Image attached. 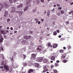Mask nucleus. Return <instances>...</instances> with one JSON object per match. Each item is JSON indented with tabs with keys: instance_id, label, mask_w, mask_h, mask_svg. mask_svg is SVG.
<instances>
[{
	"instance_id": "1",
	"label": "nucleus",
	"mask_w": 73,
	"mask_h": 73,
	"mask_svg": "<svg viewBox=\"0 0 73 73\" xmlns=\"http://www.w3.org/2000/svg\"><path fill=\"white\" fill-rule=\"evenodd\" d=\"M1 6L2 7L3 6H4L5 8H9V5H8V4H7L6 2H5L3 3V5H1Z\"/></svg>"
},
{
	"instance_id": "2",
	"label": "nucleus",
	"mask_w": 73,
	"mask_h": 73,
	"mask_svg": "<svg viewBox=\"0 0 73 73\" xmlns=\"http://www.w3.org/2000/svg\"><path fill=\"white\" fill-rule=\"evenodd\" d=\"M5 70H6L7 72L9 70V67L7 65L4 64L3 65Z\"/></svg>"
},
{
	"instance_id": "3",
	"label": "nucleus",
	"mask_w": 73,
	"mask_h": 73,
	"mask_svg": "<svg viewBox=\"0 0 73 73\" xmlns=\"http://www.w3.org/2000/svg\"><path fill=\"white\" fill-rule=\"evenodd\" d=\"M43 60V57H39L37 58V61L38 62H42Z\"/></svg>"
},
{
	"instance_id": "4",
	"label": "nucleus",
	"mask_w": 73,
	"mask_h": 73,
	"mask_svg": "<svg viewBox=\"0 0 73 73\" xmlns=\"http://www.w3.org/2000/svg\"><path fill=\"white\" fill-rule=\"evenodd\" d=\"M11 13H14L15 12H17V11H15V8L14 7H11Z\"/></svg>"
},
{
	"instance_id": "5",
	"label": "nucleus",
	"mask_w": 73,
	"mask_h": 73,
	"mask_svg": "<svg viewBox=\"0 0 73 73\" xmlns=\"http://www.w3.org/2000/svg\"><path fill=\"white\" fill-rule=\"evenodd\" d=\"M32 58L34 60H36V55L34 54H33L31 55Z\"/></svg>"
},
{
	"instance_id": "6",
	"label": "nucleus",
	"mask_w": 73,
	"mask_h": 73,
	"mask_svg": "<svg viewBox=\"0 0 73 73\" xmlns=\"http://www.w3.org/2000/svg\"><path fill=\"white\" fill-rule=\"evenodd\" d=\"M24 37L25 39H26V40H28V39H30V38H31V36H25Z\"/></svg>"
},
{
	"instance_id": "7",
	"label": "nucleus",
	"mask_w": 73,
	"mask_h": 73,
	"mask_svg": "<svg viewBox=\"0 0 73 73\" xmlns=\"http://www.w3.org/2000/svg\"><path fill=\"white\" fill-rule=\"evenodd\" d=\"M18 13H19V16H21L23 15V11H18Z\"/></svg>"
},
{
	"instance_id": "8",
	"label": "nucleus",
	"mask_w": 73,
	"mask_h": 73,
	"mask_svg": "<svg viewBox=\"0 0 73 73\" xmlns=\"http://www.w3.org/2000/svg\"><path fill=\"white\" fill-rule=\"evenodd\" d=\"M1 32L2 33V34H3V35H5V34H7V32H6L4 30H1Z\"/></svg>"
},
{
	"instance_id": "9",
	"label": "nucleus",
	"mask_w": 73,
	"mask_h": 73,
	"mask_svg": "<svg viewBox=\"0 0 73 73\" xmlns=\"http://www.w3.org/2000/svg\"><path fill=\"white\" fill-rule=\"evenodd\" d=\"M23 5L22 4H20L18 6L17 8H21L23 7Z\"/></svg>"
},
{
	"instance_id": "10",
	"label": "nucleus",
	"mask_w": 73,
	"mask_h": 73,
	"mask_svg": "<svg viewBox=\"0 0 73 73\" xmlns=\"http://www.w3.org/2000/svg\"><path fill=\"white\" fill-rule=\"evenodd\" d=\"M26 42H27V41L25 40H23L22 41V44H23V45L24 44H25V43H26Z\"/></svg>"
},
{
	"instance_id": "11",
	"label": "nucleus",
	"mask_w": 73,
	"mask_h": 73,
	"mask_svg": "<svg viewBox=\"0 0 73 73\" xmlns=\"http://www.w3.org/2000/svg\"><path fill=\"white\" fill-rule=\"evenodd\" d=\"M8 11H5V17L7 16L8 15Z\"/></svg>"
},
{
	"instance_id": "12",
	"label": "nucleus",
	"mask_w": 73,
	"mask_h": 73,
	"mask_svg": "<svg viewBox=\"0 0 73 73\" xmlns=\"http://www.w3.org/2000/svg\"><path fill=\"white\" fill-rule=\"evenodd\" d=\"M57 44H53V47L54 48H56L57 47Z\"/></svg>"
},
{
	"instance_id": "13",
	"label": "nucleus",
	"mask_w": 73,
	"mask_h": 73,
	"mask_svg": "<svg viewBox=\"0 0 73 73\" xmlns=\"http://www.w3.org/2000/svg\"><path fill=\"white\" fill-rule=\"evenodd\" d=\"M28 72L29 73L33 72V69H30L29 70Z\"/></svg>"
},
{
	"instance_id": "14",
	"label": "nucleus",
	"mask_w": 73,
	"mask_h": 73,
	"mask_svg": "<svg viewBox=\"0 0 73 73\" xmlns=\"http://www.w3.org/2000/svg\"><path fill=\"white\" fill-rule=\"evenodd\" d=\"M36 50H39L40 52H41V51H42V50L41 49V48H39L38 47H37V48H36Z\"/></svg>"
},
{
	"instance_id": "15",
	"label": "nucleus",
	"mask_w": 73,
	"mask_h": 73,
	"mask_svg": "<svg viewBox=\"0 0 73 73\" xmlns=\"http://www.w3.org/2000/svg\"><path fill=\"white\" fill-rule=\"evenodd\" d=\"M4 40V39L3 37H2V36H1V38L0 39V43H1L3 41V40Z\"/></svg>"
},
{
	"instance_id": "16",
	"label": "nucleus",
	"mask_w": 73,
	"mask_h": 73,
	"mask_svg": "<svg viewBox=\"0 0 73 73\" xmlns=\"http://www.w3.org/2000/svg\"><path fill=\"white\" fill-rule=\"evenodd\" d=\"M21 57H22L23 58H25L26 57V55H24V54H22L21 55Z\"/></svg>"
},
{
	"instance_id": "17",
	"label": "nucleus",
	"mask_w": 73,
	"mask_h": 73,
	"mask_svg": "<svg viewBox=\"0 0 73 73\" xmlns=\"http://www.w3.org/2000/svg\"><path fill=\"white\" fill-rule=\"evenodd\" d=\"M51 60H52L54 61V60H55V57L54 56H52L51 57Z\"/></svg>"
},
{
	"instance_id": "18",
	"label": "nucleus",
	"mask_w": 73,
	"mask_h": 73,
	"mask_svg": "<svg viewBox=\"0 0 73 73\" xmlns=\"http://www.w3.org/2000/svg\"><path fill=\"white\" fill-rule=\"evenodd\" d=\"M43 69L45 70H48V69H47V67L45 65H44L43 66Z\"/></svg>"
},
{
	"instance_id": "19",
	"label": "nucleus",
	"mask_w": 73,
	"mask_h": 73,
	"mask_svg": "<svg viewBox=\"0 0 73 73\" xmlns=\"http://www.w3.org/2000/svg\"><path fill=\"white\" fill-rule=\"evenodd\" d=\"M47 61H48V60H47V59L44 58L43 60V62H44V63H46V62H47Z\"/></svg>"
},
{
	"instance_id": "20",
	"label": "nucleus",
	"mask_w": 73,
	"mask_h": 73,
	"mask_svg": "<svg viewBox=\"0 0 73 73\" xmlns=\"http://www.w3.org/2000/svg\"><path fill=\"white\" fill-rule=\"evenodd\" d=\"M47 45L49 47H50V46L52 47V46L51 45V44L50 43H47Z\"/></svg>"
},
{
	"instance_id": "21",
	"label": "nucleus",
	"mask_w": 73,
	"mask_h": 73,
	"mask_svg": "<svg viewBox=\"0 0 73 73\" xmlns=\"http://www.w3.org/2000/svg\"><path fill=\"white\" fill-rule=\"evenodd\" d=\"M35 20L36 21V24L37 23V22L38 21V20L37 19L35 18Z\"/></svg>"
},
{
	"instance_id": "22",
	"label": "nucleus",
	"mask_w": 73,
	"mask_h": 73,
	"mask_svg": "<svg viewBox=\"0 0 73 73\" xmlns=\"http://www.w3.org/2000/svg\"><path fill=\"white\" fill-rule=\"evenodd\" d=\"M28 10V7H25L24 9V11L25 12V11H27V10Z\"/></svg>"
},
{
	"instance_id": "23",
	"label": "nucleus",
	"mask_w": 73,
	"mask_h": 73,
	"mask_svg": "<svg viewBox=\"0 0 73 73\" xmlns=\"http://www.w3.org/2000/svg\"><path fill=\"white\" fill-rule=\"evenodd\" d=\"M49 13H50V11L49 10H48V13L47 15L48 17H49Z\"/></svg>"
},
{
	"instance_id": "24",
	"label": "nucleus",
	"mask_w": 73,
	"mask_h": 73,
	"mask_svg": "<svg viewBox=\"0 0 73 73\" xmlns=\"http://www.w3.org/2000/svg\"><path fill=\"white\" fill-rule=\"evenodd\" d=\"M31 1H32V0H26V1L27 2V3H29Z\"/></svg>"
},
{
	"instance_id": "25",
	"label": "nucleus",
	"mask_w": 73,
	"mask_h": 73,
	"mask_svg": "<svg viewBox=\"0 0 73 73\" xmlns=\"http://www.w3.org/2000/svg\"><path fill=\"white\" fill-rule=\"evenodd\" d=\"M35 66L36 67H38V66H39V64H38V63L36 64Z\"/></svg>"
},
{
	"instance_id": "26",
	"label": "nucleus",
	"mask_w": 73,
	"mask_h": 73,
	"mask_svg": "<svg viewBox=\"0 0 73 73\" xmlns=\"http://www.w3.org/2000/svg\"><path fill=\"white\" fill-rule=\"evenodd\" d=\"M54 35H57V32L56 31H54V32L53 33Z\"/></svg>"
},
{
	"instance_id": "27",
	"label": "nucleus",
	"mask_w": 73,
	"mask_h": 73,
	"mask_svg": "<svg viewBox=\"0 0 73 73\" xmlns=\"http://www.w3.org/2000/svg\"><path fill=\"white\" fill-rule=\"evenodd\" d=\"M70 18L69 19L70 20H72L73 19V17H70Z\"/></svg>"
},
{
	"instance_id": "28",
	"label": "nucleus",
	"mask_w": 73,
	"mask_h": 73,
	"mask_svg": "<svg viewBox=\"0 0 73 73\" xmlns=\"http://www.w3.org/2000/svg\"><path fill=\"white\" fill-rule=\"evenodd\" d=\"M61 14H64V11H61Z\"/></svg>"
},
{
	"instance_id": "29",
	"label": "nucleus",
	"mask_w": 73,
	"mask_h": 73,
	"mask_svg": "<svg viewBox=\"0 0 73 73\" xmlns=\"http://www.w3.org/2000/svg\"><path fill=\"white\" fill-rule=\"evenodd\" d=\"M55 66L56 67H57V66H58V64L57 63H55Z\"/></svg>"
},
{
	"instance_id": "30",
	"label": "nucleus",
	"mask_w": 73,
	"mask_h": 73,
	"mask_svg": "<svg viewBox=\"0 0 73 73\" xmlns=\"http://www.w3.org/2000/svg\"><path fill=\"white\" fill-rule=\"evenodd\" d=\"M47 71H48V70H44L43 71V72L45 73V72H47Z\"/></svg>"
},
{
	"instance_id": "31",
	"label": "nucleus",
	"mask_w": 73,
	"mask_h": 73,
	"mask_svg": "<svg viewBox=\"0 0 73 73\" xmlns=\"http://www.w3.org/2000/svg\"><path fill=\"white\" fill-rule=\"evenodd\" d=\"M63 62L64 63H65V62H67V61L66 60H64L63 61Z\"/></svg>"
},
{
	"instance_id": "32",
	"label": "nucleus",
	"mask_w": 73,
	"mask_h": 73,
	"mask_svg": "<svg viewBox=\"0 0 73 73\" xmlns=\"http://www.w3.org/2000/svg\"><path fill=\"white\" fill-rule=\"evenodd\" d=\"M9 1L10 3H13V1L12 0H9Z\"/></svg>"
},
{
	"instance_id": "33",
	"label": "nucleus",
	"mask_w": 73,
	"mask_h": 73,
	"mask_svg": "<svg viewBox=\"0 0 73 73\" xmlns=\"http://www.w3.org/2000/svg\"><path fill=\"white\" fill-rule=\"evenodd\" d=\"M54 73H58V72H57V71L56 70H54Z\"/></svg>"
},
{
	"instance_id": "34",
	"label": "nucleus",
	"mask_w": 73,
	"mask_h": 73,
	"mask_svg": "<svg viewBox=\"0 0 73 73\" xmlns=\"http://www.w3.org/2000/svg\"><path fill=\"white\" fill-rule=\"evenodd\" d=\"M19 0H13V3H15V2L18 1Z\"/></svg>"
},
{
	"instance_id": "35",
	"label": "nucleus",
	"mask_w": 73,
	"mask_h": 73,
	"mask_svg": "<svg viewBox=\"0 0 73 73\" xmlns=\"http://www.w3.org/2000/svg\"><path fill=\"white\" fill-rule=\"evenodd\" d=\"M15 11H17V12H16V13H18V12H19V11H18V9H15Z\"/></svg>"
},
{
	"instance_id": "36",
	"label": "nucleus",
	"mask_w": 73,
	"mask_h": 73,
	"mask_svg": "<svg viewBox=\"0 0 73 73\" xmlns=\"http://www.w3.org/2000/svg\"><path fill=\"white\" fill-rule=\"evenodd\" d=\"M58 9H60V10H61V9H62V8L61 7H58Z\"/></svg>"
},
{
	"instance_id": "37",
	"label": "nucleus",
	"mask_w": 73,
	"mask_h": 73,
	"mask_svg": "<svg viewBox=\"0 0 73 73\" xmlns=\"http://www.w3.org/2000/svg\"><path fill=\"white\" fill-rule=\"evenodd\" d=\"M57 15L58 16H60V13L59 12V13H57Z\"/></svg>"
},
{
	"instance_id": "38",
	"label": "nucleus",
	"mask_w": 73,
	"mask_h": 73,
	"mask_svg": "<svg viewBox=\"0 0 73 73\" xmlns=\"http://www.w3.org/2000/svg\"><path fill=\"white\" fill-rule=\"evenodd\" d=\"M68 48L69 49H70V48H71V46H69L68 47Z\"/></svg>"
},
{
	"instance_id": "39",
	"label": "nucleus",
	"mask_w": 73,
	"mask_h": 73,
	"mask_svg": "<svg viewBox=\"0 0 73 73\" xmlns=\"http://www.w3.org/2000/svg\"><path fill=\"white\" fill-rule=\"evenodd\" d=\"M24 66H27V63H25L24 64Z\"/></svg>"
},
{
	"instance_id": "40",
	"label": "nucleus",
	"mask_w": 73,
	"mask_h": 73,
	"mask_svg": "<svg viewBox=\"0 0 73 73\" xmlns=\"http://www.w3.org/2000/svg\"><path fill=\"white\" fill-rule=\"evenodd\" d=\"M53 67H54V66H53V65H51V68L52 69V68H53Z\"/></svg>"
},
{
	"instance_id": "41",
	"label": "nucleus",
	"mask_w": 73,
	"mask_h": 73,
	"mask_svg": "<svg viewBox=\"0 0 73 73\" xmlns=\"http://www.w3.org/2000/svg\"><path fill=\"white\" fill-rule=\"evenodd\" d=\"M3 68H4V67L3 66H1L0 67V69H3Z\"/></svg>"
},
{
	"instance_id": "42",
	"label": "nucleus",
	"mask_w": 73,
	"mask_h": 73,
	"mask_svg": "<svg viewBox=\"0 0 73 73\" xmlns=\"http://www.w3.org/2000/svg\"><path fill=\"white\" fill-rule=\"evenodd\" d=\"M36 11V9H34L33 11V12H35Z\"/></svg>"
},
{
	"instance_id": "43",
	"label": "nucleus",
	"mask_w": 73,
	"mask_h": 73,
	"mask_svg": "<svg viewBox=\"0 0 73 73\" xmlns=\"http://www.w3.org/2000/svg\"><path fill=\"white\" fill-rule=\"evenodd\" d=\"M57 5L58 7H60V5L59 4H57Z\"/></svg>"
},
{
	"instance_id": "44",
	"label": "nucleus",
	"mask_w": 73,
	"mask_h": 73,
	"mask_svg": "<svg viewBox=\"0 0 73 73\" xmlns=\"http://www.w3.org/2000/svg\"><path fill=\"white\" fill-rule=\"evenodd\" d=\"M60 53H62V52H63V50H60Z\"/></svg>"
},
{
	"instance_id": "45",
	"label": "nucleus",
	"mask_w": 73,
	"mask_h": 73,
	"mask_svg": "<svg viewBox=\"0 0 73 73\" xmlns=\"http://www.w3.org/2000/svg\"><path fill=\"white\" fill-rule=\"evenodd\" d=\"M57 32V33H59L60 32V30H58L57 31H56Z\"/></svg>"
},
{
	"instance_id": "46",
	"label": "nucleus",
	"mask_w": 73,
	"mask_h": 73,
	"mask_svg": "<svg viewBox=\"0 0 73 73\" xmlns=\"http://www.w3.org/2000/svg\"><path fill=\"white\" fill-rule=\"evenodd\" d=\"M40 23H41V22H40V21H38V24H40Z\"/></svg>"
},
{
	"instance_id": "47",
	"label": "nucleus",
	"mask_w": 73,
	"mask_h": 73,
	"mask_svg": "<svg viewBox=\"0 0 73 73\" xmlns=\"http://www.w3.org/2000/svg\"><path fill=\"white\" fill-rule=\"evenodd\" d=\"M40 1L41 2H42V3H44V0H40Z\"/></svg>"
},
{
	"instance_id": "48",
	"label": "nucleus",
	"mask_w": 73,
	"mask_h": 73,
	"mask_svg": "<svg viewBox=\"0 0 73 73\" xmlns=\"http://www.w3.org/2000/svg\"><path fill=\"white\" fill-rule=\"evenodd\" d=\"M41 47H42V46H39V48H41Z\"/></svg>"
},
{
	"instance_id": "49",
	"label": "nucleus",
	"mask_w": 73,
	"mask_h": 73,
	"mask_svg": "<svg viewBox=\"0 0 73 73\" xmlns=\"http://www.w3.org/2000/svg\"><path fill=\"white\" fill-rule=\"evenodd\" d=\"M0 49H1V50H3V47H1L0 48Z\"/></svg>"
},
{
	"instance_id": "50",
	"label": "nucleus",
	"mask_w": 73,
	"mask_h": 73,
	"mask_svg": "<svg viewBox=\"0 0 73 73\" xmlns=\"http://www.w3.org/2000/svg\"><path fill=\"white\" fill-rule=\"evenodd\" d=\"M10 29H11V30H13V28H12V27H11V28H10Z\"/></svg>"
},
{
	"instance_id": "51",
	"label": "nucleus",
	"mask_w": 73,
	"mask_h": 73,
	"mask_svg": "<svg viewBox=\"0 0 73 73\" xmlns=\"http://www.w3.org/2000/svg\"><path fill=\"white\" fill-rule=\"evenodd\" d=\"M62 57L64 58H65V56H62Z\"/></svg>"
},
{
	"instance_id": "52",
	"label": "nucleus",
	"mask_w": 73,
	"mask_h": 73,
	"mask_svg": "<svg viewBox=\"0 0 73 73\" xmlns=\"http://www.w3.org/2000/svg\"><path fill=\"white\" fill-rule=\"evenodd\" d=\"M56 62H57V63H58V62H60V61H59V60H57L56 61Z\"/></svg>"
},
{
	"instance_id": "53",
	"label": "nucleus",
	"mask_w": 73,
	"mask_h": 73,
	"mask_svg": "<svg viewBox=\"0 0 73 73\" xmlns=\"http://www.w3.org/2000/svg\"><path fill=\"white\" fill-rule=\"evenodd\" d=\"M41 20L42 21V22H43L44 21V19H41Z\"/></svg>"
},
{
	"instance_id": "54",
	"label": "nucleus",
	"mask_w": 73,
	"mask_h": 73,
	"mask_svg": "<svg viewBox=\"0 0 73 73\" xmlns=\"http://www.w3.org/2000/svg\"><path fill=\"white\" fill-rule=\"evenodd\" d=\"M26 72V70H24V71L23 72V73H25V72Z\"/></svg>"
},
{
	"instance_id": "55",
	"label": "nucleus",
	"mask_w": 73,
	"mask_h": 73,
	"mask_svg": "<svg viewBox=\"0 0 73 73\" xmlns=\"http://www.w3.org/2000/svg\"><path fill=\"white\" fill-rule=\"evenodd\" d=\"M46 11L45 10V12L44 13V14H46Z\"/></svg>"
},
{
	"instance_id": "56",
	"label": "nucleus",
	"mask_w": 73,
	"mask_h": 73,
	"mask_svg": "<svg viewBox=\"0 0 73 73\" xmlns=\"http://www.w3.org/2000/svg\"><path fill=\"white\" fill-rule=\"evenodd\" d=\"M61 35H60L59 36H58V37H59V38H61Z\"/></svg>"
},
{
	"instance_id": "57",
	"label": "nucleus",
	"mask_w": 73,
	"mask_h": 73,
	"mask_svg": "<svg viewBox=\"0 0 73 73\" xmlns=\"http://www.w3.org/2000/svg\"><path fill=\"white\" fill-rule=\"evenodd\" d=\"M54 11V9H53L52 10H51V11Z\"/></svg>"
},
{
	"instance_id": "58",
	"label": "nucleus",
	"mask_w": 73,
	"mask_h": 73,
	"mask_svg": "<svg viewBox=\"0 0 73 73\" xmlns=\"http://www.w3.org/2000/svg\"><path fill=\"white\" fill-rule=\"evenodd\" d=\"M55 53H54V52L53 53V56H55Z\"/></svg>"
},
{
	"instance_id": "59",
	"label": "nucleus",
	"mask_w": 73,
	"mask_h": 73,
	"mask_svg": "<svg viewBox=\"0 0 73 73\" xmlns=\"http://www.w3.org/2000/svg\"><path fill=\"white\" fill-rule=\"evenodd\" d=\"M47 29L48 30H49V29H50L48 27V28H47Z\"/></svg>"
},
{
	"instance_id": "60",
	"label": "nucleus",
	"mask_w": 73,
	"mask_h": 73,
	"mask_svg": "<svg viewBox=\"0 0 73 73\" xmlns=\"http://www.w3.org/2000/svg\"><path fill=\"white\" fill-rule=\"evenodd\" d=\"M2 9L1 7H0V11H1Z\"/></svg>"
},
{
	"instance_id": "61",
	"label": "nucleus",
	"mask_w": 73,
	"mask_h": 73,
	"mask_svg": "<svg viewBox=\"0 0 73 73\" xmlns=\"http://www.w3.org/2000/svg\"><path fill=\"white\" fill-rule=\"evenodd\" d=\"M63 48L64 49H66V47H63Z\"/></svg>"
},
{
	"instance_id": "62",
	"label": "nucleus",
	"mask_w": 73,
	"mask_h": 73,
	"mask_svg": "<svg viewBox=\"0 0 73 73\" xmlns=\"http://www.w3.org/2000/svg\"><path fill=\"white\" fill-rule=\"evenodd\" d=\"M7 29H9V27H7Z\"/></svg>"
},
{
	"instance_id": "63",
	"label": "nucleus",
	"mask_w": 73,
	"mask_h": 73,
	"mask_svg": "<svg viewBox=\"0 0 73 73\" xmlns=\"http://www.w3.org/2000/svg\"><path fill=\"white\" fill-rule=\"evenodd\" d=\"M6 32H7V33H8V32H9V31L8 30H7Z\"/></svg>"
},
{
	"instance_id": "64",
	"label": "nucleus",
	"mask_w": 73,
	"mask_h": 73,
	"mask_svg": "<svg viewBox=\"0 0 73 73\" xmlns=\"http://www.w3.org/2000/svg\"><path fill=\"white\" fill-rule=\"evenodd\" d=\"M14 33H17V31H15L14 32Z\"/></svg>"
}]
</instances>
